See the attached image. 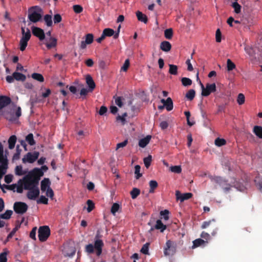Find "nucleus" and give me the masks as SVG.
Returning <instances> with one entry per match:
<instances>
[{
  "label": "nucleus",
  "instance_id": "nucleus-22",
  "mask_svg": "<svg viewBox=\"0 0 262 262\" xmlns=\"http://www.w3.org/2000/svg\"><path fill=\"white\" fill-rule=\"evenodd\" d=\"M155 228L160 230L161 232H163L166 229V226L164 225L160 220H158L156 222Z\"/></svg>",
  "mask_w": 262,
  "mask_h": 262
},
{
  "label": "nucleus",
  "instance_id": "nucleus-59",
  "mask_svg": "<svg viewBox=\"0 0 262 262\" xmlns=\"http://www.w3.org/2000/svg\"><path fill=\"white\" fill-rule=\"evenodd\" d=\"M8 254V252H4L0 254V262H7V255Z\"/></svg>",
  "mask_w": 262,
  "mask_h": 262
},
{
  "label": "nucleus",
  "instance_id": "nucleus-35",
  "mask_svg": "<svg viewBox=\"0 0 262 262\" xmlns=\"http://www.w3.org/2000/svg\"><path fill=\"white\" fill-rule=\"evenodd\" d=\"M195 92L194 90L191 89L189 90L187 93L186 94V98H187L189 100L191 101L195 97Z\"/></svg>",
  "mask_w": 262,
  "mask_h": 262
},
{
  "label": "nucleus",
  "instance_id": "nucleus-14",
  "mask_svg": "<svg viewBox=\"0 0 262 262\" xmlns=\"http://www.w3.org/2000/svg\"><path fill=\"white\" fill-rule=\"evenodd\" d=\"M86 82L89 86V91L92 92L96 87L95 83L92 78V77L88 75L86 77Z\"/></svg>",
  "mask_w": 262,
  "mask_h": 262
},
{
  "label": "nucleus",
  "instance_id": "nucleus-17",
  "mask_svg": "<svg viewBox=\"0 0 262 262\" xmlns=\"http://www.w3.org/2000/svg\"><path fill=\"white\" fill-rule=\"evenodd\" d=\"M151 136L147 135L146 137L140 139L139 141V146L142 148L145 147L149 142Z\"/></svg>",
  "mask_w": 262,
  "mask_h": 262
},
{
  "label": "nucleus",
  "instance_id": "nucleus-3",
  "mask_svg": "<svg viewBox=\"0 0 262 262\" xmlns=\"http://www.w3.org/2000/svg\"><path fill=\"white\" fill-rule=\"evenodd\" d=\"M42 9L39 6H35L30 7L28 9V19L34 23L39 21L42 17Z\"/></svg>",
  "mask_w": 262,
  "mask_h": 262
},
{
  "label": "nucleus",
  "instance_id": "nucleus-18",
  "mask_svg": "<svg viewBox=\"0 0 262 262\" xmlns=\"http://www.w3.org/2000/svg\"><path fill=\"white\" fill-rule=\"evenodd\" d=\"M50 42L46 43V46L48 49L56 47L57 44V40L55 37H51L49 39Z\"/></svg>",
  "mask_w": 262,
  "mask_h": 262
},
{
  "label": "nucleus",
  "instance_id": "nucleus-39",
  "mask_svg": "<svg viewBox=\"0 0 262 262\" xmlns=\"http://www.w3.org/2000/svg\"><path fill=\"white\" fill-rule=\"evenodd\" d=\"M32 78L39 82H43L44 78L43 76L39 73H34L32 74Z\"/></svg>",
  "mask_w": 262,
  "mask_h": 262
},
{
  "label": "nucleus",
  "instance_id": "nucleus-23",
  "mask_svg": "<svg viewBox=\"0 0 262 262\" xmlns=\"http://www.w3.org/2000/svg\"><path fill=\"white\" fill-rule=\"evenodd\" d=\"M17 138L15 135H12L8 139L9 148L12 149L14 148Z\"/></svg>",
  "mask_w": 262,
  "mask_h": 262
},
{
  "label": "nucleus",
  "instance_id": "nucleus-46",
  "mask_svg": "<svg viewBox=\"0 0 262 262\" xmlns=\"http://www.w3.org/2000/svg\"><path fill=\"white\" fill-rule=\"evenodd\" d=\"M152 161V156L151 155H148L147 157L144 158L143 159L144 163L145 166L148 168L150 165L151 162Z\"/></svg>",
  "mask_w": 262,
  "mask_h": 262
},
{
  "label": "nucleus",
  "instance_id": "nucleus-19",
  "mask_svg": "<svg viewBox=\"0 0 262 262\" xmlns=\"http://www.w3.org/2000/svg\"><path fill=\"white\" fill-rule=\"evenodd\" d=\"M21 30V33L23 35L21 38L29 41L31 36V32H30V30L28 28H27L26 29L27 31L25 32V28H24V27H22Z\"/></svg>",
  "mask_w": 262,
  "mask_h": 262
},
{
  "label": "nucleus",
  "instance_id": "nucleus-31",
  "mask_svg": "<svg viewBox=\"0 0 262 262\" xmlns=\"http://www.w3.org/2000/svg\"><path fill=\"white\" fill-rule=\"evenodd\" d=\"M205 243V241L201 238H198L193 241L192 248L194 249L198 247Z\"/></svg>",
  "mask_w": 262,
  "mask_h": 262
},
{
  "label": "nucleus",
  "instance_id": "nucleus-30",
  "mask_svg": "<svg viewBox=\"0 0 262 262\" xmlns=\"http://www.w3.org/2000/svg\"><path fill=\"white\" fill-rule=\"evenodd\" d=\"M169 73L173 75H177L178 74V66L174 64H169Z\"/></svg>",
  "mask_w": 262,
  "mask_h": 262
},
{
  "label": "nucleus",
  "instance_id": "nucleus-62",
  "mask_svg": "<svg viewBox=\"0 0 262 262\" xmlns=\"http://www.w3.org/2000/svg\"><path fill=\"white\" fill-rule=\"evenodd\" d=\"M53 20L54 24L59 23L62 20V17L59 14H56L54 16Z\"/></svg>",
  "mask_w": 262,
  "mask_h": 262
},
{
  "label": "nucleus",
  "instance_id": "nucleus-40",
  "mask_svg": "<svg viewBox=\"0 0 262 262\" xmlns=\"http://www.w3.org/2000/svg\"><path fill=\"white\" fill-rule=\"evenodd\" d=\"M150 244L149 243H146L142 246L141 249L140 250V252L146 255H149V246Z\"/></svg>",
  "mask_w": 262,
  "mask_h": 262
},
{
  "label": "nucleus",
  "instance_id": "nucleus-54",
  "mask_svg": "<svg viewBox=\"0 0 262 262\" xmlns=\"http://www.w3.org/2000/svg\"><path fill=\"white\" fill-rule=\"evenodd\" d=\"M141 167L140 165H137L135 167V173L136 175V179H139L140 177H142V173H140Z\"/></svg>",
  "mask_w": 262,
  "mask_h": 262
},
{
  "label": "nucleus",
  "instance_id": "nucleus-11",
  "mask_svg": "<svg viewBox=\"0 0 262 262\" xmlns=\"http://www.w3.org/2000/svg\"><path fill=\"white\" fill-rule=\"evenodd\" d=\"M32 32L33 35L38 37L40 40H43L45 38V34L44 31L38 27H32Z\"/></svg>",
  "mask_w": 262,
  "mask_h": 262
},
{
  "label": "nucleus",
  "instance_id": "nucleus-63",
  "mask_svg": "<svg viewBox=\"0 0 262 262\" xmlns=\"http://www.w3.org/2000/svg\"><path fill=\"white\" fill-rule=\"evenodd\" d=\"M223 186H221L222 188L224 189L225 192H227L230 190L231 185L227 183V181H226V183L223 184Z\"/></svg>",
  "mask_w": 262,
  "mask_h": 262
},
{
  "label": "nucleus",
  "instance_id": "nucleus-1",
  "mask_svg": "<svg viewBox=\"0 0 262 262\" xmlns=\"http://www.w3.org/2000/svg\"><path fill=\"white\" fill-rule=\"evenodd\" d=\"M43 172L38 168H34L30 171L19 182L24 183V189H29L31 188L38 187L40 178L43 176Z\"/></svg>",
  "mask_w": 262,
  "mask_h": 262
},
{
  "label": "nucleus",
  "instance_id": "nucleus-8",
  "mask_svg": "<svg viewBox=\"0 0 262 262\" xmlns=\"http://www.w3.org/2000/svg\"><path fill=\"white\" fill-rule=\"evenodd\" d=\"M28 208L27 204L21 202H16L13 205V209L17 214H23L27 211Z\"/></svg>",
  "mask_w": 262,
  "mask_h": 262
},
{
  "label": "nucleus",
  "instance_id": "nucleus-56",
  "mask_svg": "<svg viewBox=\"0 0 262 262\" xmlns=\"http://www.w3.org/2000/svg\"><path fill=\"white\" fill-rule=\"evenodd\" d=\"M245 96L244 94L240 93L238 95L237 102L239 105H242L245 102Z\"/></svg>",
  "mask_w": 262,
  "mask_h": 262
},
{
  "label": "nucleus",
  "instance_id": "nucleus-4",
  "mask_svg": "<svg viewBox=\"0 0 262 262\" xmlns=\"http://www.w3.org/2000/svg\"><path fill=\"white\" fill-rule=\"evenodd\" d=\"M177 245L176 242L167 240L164 247L163 252L165 256L173 255L177 251Z\"/></svg>",
  "mask_w": 262,
  "mask_h": 262
},
{
  "label": "nucleus",
  "instance_id": "nucleus-61",
  "mask_svg": "<svg viewBox=\"0 0 262 262\" xmlns=\"http://www.w3.org/2000/svg\"><path fill=\"white\" fill-rule=\"evenodd\" d=\"M73 10L76 13H80L82 12L83 8L79 5H75L73 6Z\"/></svg>",
  "mask_w": 262,
  "mask_h": 262
},
{
  "label": "nucleus",
  "instance_id": "nucleus-41",
  "mask_svg": "<svg viewBox=\"0 0 262 262\" xmlns=\"http://www.w3.org/2000/svg\"><path fill=\"white\" fill-rule=\"evenodd\" d=\"M232 7L234 8V11L236 14H239L241 11V6L236 2L232 3Z\"/></svg>",
  "mask_w": 262,
  "mask_h": 262
},
{
  "label": "nucleus",
  "instance_id": "nucleus-60",
  "mask_svg": "<svg viewBox=\"0 0 262 262\" xmlns=\"http://www.w3.org/2000/svg\"><path fill=\"white\" fill-rule=\"evenodd\" d=\"M215 39L217 42H220L222 39V33L219 29H217L215 33Z\"/></svg>",
  "mask_w": 262,
  "mask_h": 262
},
{
  "label": "nucleus",
  "instance_id": "nucleus-55",
  "mask_svg": "<svg viewBox=\"0 0 262 262\" xmlns=\"http://www.w3.org/2000/svg\"><path fill=\"white\" fill-rule=\"evenodd\" d=\"M37 204H48V199L44 195H41L39 199L37 201Z\"/></svg>",
  "mask_w": 262,
  "mask_h": 262
},
{
  "label": "nucleus",
  "instance_id": "nucleus-36",
  "mask_svg": "<svg viewBox=\"0 0 262 262\" xmlns=\"http://www.w3.org/2000/svg\"><path fill=\"white\" fill-rule=\"evenodd\" d=\"M173 36V30L172 28L167 29L164 31V36L167 39H171Z\"/></svg>",
  "mask_w": 262,
  "mask_h": 262
},
{
  "label": "nucleus",
  "instance_id": "nucleus-52",
  "mask_svg": "<svg viewBox=\"0 0 262 262\" xmlns=\"http://www.w3.org/2000/svg\"><path fill=\"white\" fill-rule=\"evenodd\" d=\"M88 205L87 211L88 212H91L95 207V204L91 200H88L86 202Z\"/></svg>",
  "mask_w": 262,
  "mask_h": 262
},
{
  "label": "nucleus",
  "instance_id": "nucleus-29",
  "mask_svg": "<svg viewBox=\"0 0 262 262\" xmlns=\"http://www.w3.org/2000/svg\"><path fill=\"white\" fill-rule=\"evenodd\" d=\"M165 102L166 103H165L164 106H165L166 110L168 111H171L173 107V102H172V99L170 97H168L167 98L166 102Z\"/></svg>",
  "mask_w": 262,
  "mask_h": 262
},
{
  "label": "nucleus",
  "instance_id": "nucleus-43",
  "mask_svg": "<svg viewBox=\"0 0 262 262\" xmlns=\"http://www.w3.org/2000/svg\"><path fill=\"white\" fill-rule=\"evenodd\" d=\"M102 33L103 34L105 37H110L114 34V31L112 29L106 28L103 30Z\"/></svg>",
  "mask_w": 262,
  "mask_h": 262
},
{
  "label": "nucleus",
  "instance_id": "nucleus-51",
  "mask_svg": "<svg viewBox=\"0 0 262 262\" xmlns=\"http://www.w3.org/2000/svg\"><path fill=\"white\" fill-rule=\"evenodd\" d=\"M24 183L23 182H19V180H18L17 184H16V191L17 193H21L23 192V189L24 188Z\"/></svg>",
  "mask_w": 262,
  "mask_h": 262
},
{
  "label": "nucleus",
  "instance_id": "nucleus-9",
  "mask_svg": "<svg viewBox=\"0 0 262 262\" xmlns=\"http://www.w3.org/2000/svg\"><path fill=\"white\" fill-rule=\"evenodd\" d=\"M28 190L27 193V197L31 200H35L38 198L40 194L38 186L27 189Z\"/></svg>",
  "mask_w": 262,
  "mask_h": 262
},
{
  "label": "nucleus",
  "instance_id": "nucleus-7",
  "mask_svg": "<svg viewBox=\"0 0 262 262\" xmlns=\"http://www.w3.org/2000/svg\"><path fill=\"white\" fill-rule=\"evenodd\" d=\"M39 156V153L38 151L29 152L25 155L22 159V161L24 163H26L27 162L33 163L38 159Z\"/></svg>",
  "mask_w": 262,
  "mask_h": 262
},
{
  "label": "nucleus",
  "instance_id": "nucleus-13",
  "mask_svg": "<svg viewBox=\"0 0 262 262\" xmlns=\"http://www.w3.org/2000/svg\"><path fill=\"white\" fill-rule=\"evenodd\" d=\"M176 198L178 200H180L181 202H183L185 200L189 199L192 196L191 193H185L182 194L179 191H177L176 192Z\"/></svg>",
  "mask_w": 262,
  "mask_h": 262
},
{
  "label": "nucleus",
  "instance_id": "nucleus-64",
  "mask_svg": "<svg viewBox=\"0 0 262 262\" xmlns=\"http://www.w3.org/2000/svg\"><path fill=\"white\" fill-rule=\"evenodd\" d=\"M46 191L47 196L53 199L54 194L53 190L51 188H49Z\"/></svg>",
  "mask_w": 262,
  "mask_h": 262
},
{
  "label": "nucleus",
  "instance_id": "nucleus-21",
  "mask_svg": "<svg viewBox=\"0 0 262 262\" xmlns=\"http://www.w3.org/2000/svg\"><path fill=\"white\" fill-rule=\"evenodd\" d=\"M210 179L212 182H215L218 184L220 186H223V183H226V180L223 179L221 177L214 176L210 177Z\"/></svg>",
  "mask_w": 262,
  "mask_h": 262
},
{
  "label": "nucleus",
  "instance_id": "nucleus-48",
  "mask_svg": "<svg viewBox=\"0 0 262 262\" xmlns=\"http://www.w3.org/2000/svg\"><path fill=\"white\" fill-rule=\"evenodd\" d=\"M94 36L92 34L89 33L85 35V40H84L85 43H87L88 45L91 44L93 42Z\"/></svg>",
  "mask_w": 262,
  "mask_h": 262
},
{
  "label": "nucleus",
  "instance_id": "nucleus-16",
  "mask_svg": "<svg viewBox=\"0 0 262 262\" xmlns=\"http://www.w3.org/2000/svg\"><path fill=\"white\" fill-rule=\"evenodd\" d=\"M160 49L163 51L167 52L171 50V45L169 41H163L160 44Z\"/></svg>",
  "mask_w": 262,
  "mask_h": 262
},
{
  "label": "nucleus",
  "instance_id": "nucleus-26",
  "mask_svg": "<svg viewBox=\"0 0 262 262\" xmlns=\"http://www.w3.org/2000/svg\"><path fill=\"white\" fill-rule=\"evenodd\" d=\"M149 185L150 187L149 192L152 193L155 192V189L158 187V184L156 181L151 180L149 182Z\"/></svg>",
  "mask_w": 262,
  "mask_h": 262
},
{
  "label": "nucleus",
  "instance_id": "nucleus-27",
  "mask_svg": "<svg viewBox=\"0 0 262 262\" xmlns=\"http://www.w3.org/2000/svg\"><path fill=\"white\" fill-rule=\"evenodd\" d=\"M44 21L45 22V24L48 27H51L53 25V21L52 17L51 15L46 14L43 17Z\"/></svg>",
  "mask_w": 262,
  "mask_h": 262
},
{
  "label": "nucleus",
  "instance_id": "nucleus-33",
  "mask_svg": "<svg viewBox=\"0 0 262 262\" xmlns=\"http://www.w3.org/2000/svg\"><path fill=\"white\" fill-rule=\"evenodd\" d=\"M26 141L28 143L29 145L31 146L35 144V142L33 138V135L32 133L29 134L26 137Z\"/></svg>",
  "mask_w": 262,
  "mask_h": 262
},
{
  "label": "nucleus",
  "instance_id": "nucleus-24",
  "mask_svg": "<svg viewBox=\"0 0 262 262\" xmlns=\"http://www.w3.org/2000/svg\"><path fill=\"white\" fill-rule=\"evenodd\" d=\"M253 132L257 137L262 139V127L261 126H254Z\"/></svg>",
  "mask_w": 262,
  "mask_h": 262
},
{
  "label": "nucleus",
  "instance_id": "nucleus-32",
  "mask_svg": "<svg viewBox=\"0 0 262 262\" xmlns=\"http://www.w3.org/2000/svg\"><path fill=\"white\" fill-rule=\"evenodd\" d=\"M28 41L22 38H20L19 41V50L21 51H24L25 50L27 45H28Z\"/></svg>",
  "mask_w": 262,
  "mask_h": 262
},
{
  "label": "nucleus",
  "instance_id": "nucleus-34",
  "mask_svg": "<svg viewBox=\"0 0 262 262\" xmlns=\"http://www.w3.org/2000/svg\"><path fill=\"white\" fill-rule=\"evenodd\" d=\"M127 116L126 113H124L122 116L118 115L116 117V121L117 122H120L121 125H124L126 123L125 117Z\"/></svg>",
  "mask_w": 262,
  "mask_h": 262
},
{
  "label": "nucleus",
  "instance_id": "nucleus-42",
  "mask_svg": "<svg viewBox=\"0 0 262 262\" xmlns=\"http://www.w3.org/2000/svg\"><path fill=\"white\" fill-rule=\"evenodd\" d=\"M181 82L182 83V85L184 86H188L189 85H191L192 84V80L187 77H183L181 79Z\"/></svg>",
  "mask_w": 262,
  "mask_h": 262
},
{
  "label": "nucleus",
  "instance_id": "nucleus-10",
  "mask_svg": "<svg viewBox=\"0 0 262 262\" xmlns=\"http://www.w3.org/2000/svg\"><path fill=\"white\" fill-rule=\"evenodd\" d=\"M12 102L11 98L7 96H0V114L2 113L3 109L9 105Z\"/></svg>",
  "mask_w": 262,
  "mask_h": 262
},
{
  "label": "nucleus",
  "instance_id": "nucleus-6",
  "mask_svg": "<svg viewBox=\"0 0 262 262\" xmlns=\"http://www.w3.org/2000/svg\"><path fill=\"white\" fill-rule=\"evenodd\" d=\"M38 238L40 242H45L50 235L51 231L49 226H40L38 229Z\"/></svg>",
  "mask_w": 262,
  "mask_h": 262
},
{
  "label": "nucleus",
  "instance_id": "nucleus-57",
  "mask_svg": "<svg viewBox=\"0 0 262 262\" xmlns=\"http://www.w3.org/2000/svg\"><path fill=\"white\" fill-rule=\"evenodd\" d=\"M160 214L161 216H163V218L165 220L167 221L169 219L168 215L169 214V211L168 210L165 209L163 211H161Z\"/></svg>",
  "mask_w": 262,
  "mask_h": 262
},
{
  "label": "nucleus",
  "instance_id": "nucleus-38",
  "mask_svg": "<svg viewBox=\"0 0 262 262\" xmlns=\"http://www.w3.org/2000/svg\"><path fill=\"white\" fill-rule=\"evenodd\" d=\"M140 190L139 189L137 188H134L130 191V194L133 199H135L140 194Z\"/></svg>",
  "mask_w": 262,
  "mask_h": 262
},
{
  "label": "nucleus",
  "instance_id": "nucleus-25",
  "mask_svg": "<svg viewBox=\"0 0 262 262\" xmlns=\"http://www.w3.org/2000/svg\"><path fill=\"white\" fill-rule=\"evenodd\" d=\"M13 76L14 79L17 81H24L26 79V77L25 75L16 72L13 73Z\"/></svg>",
  "mask_w": 262,
  "mask_h": 262
},
{
  "label": "nucleus",
  "instance_id": "nucleus-15",
  "mask_svg": "<svg viewBox=\"0 0 262 262\" xmlns=\"http://www.w3.org/2000/svg\"><path fill=\"white\" fill-rule=\"evenodd\" d=\"M50 181L48 178H45L41 182V190L42 191H45L49 188H50Z\"/></svg>",
  "mask_w": 262,
  "mask_h": 262
},
{
  "label": "nucleus",
  "instance_id": "nucleus-49",
  "mask_svg": "<svg viewBox=\"0 0 262 262\" xmlns=\"http://www.w3.org/2000/svg\"><path fill=\"white\" fill-rule=\"evenodd\" d=\"M170 170L176 173H180L182 171V168L181 166H172L170 167Z\"/></svg>",
  "mask_w": 262,
  "mask_h": 262
},
{
  "label": "nucleus",
  "instance_id": "nucleus-37",
  "mask_svg": "<svg viewBox=\"0 0 262 262\" xmlns=\"http://www.w3.org/2000/svg\"><path fill=\"white\" fill-rule=\"evenodd\" d=\"M13 211L10 210H7L4 213L0 214V219L8 220L11 217Z\"/></svg>",
  "mask_w": 262,
  "mask_h": 262
},
{
  "label": "nucleus",
  "instance_id": "nucleus-28",
  "mask_svg": "<svg viewBox=\"0 0 262 262\" xmlns=\"http://www.w3.org/2000/svg\"><path fill=\"white\" fill-rule=\"evenodd\" d=\"M254 182L256 186L258 187L260 191L262 192V177L260 176L256 177Z\"/></svg>",
  "mask_w": 262,
  "mask_h": 262
},
{
  "label": "nucleus",
  "instance_id": "nucleus-53",
  "mask_svg": "<svg viewBox=\"0 0 262 262\" xmlns=\"http://www.w3.org/2000/svg\"><path fill=\"white\" fill-rule=\"evenodd\" d=\"M119 208L120 205L119 204L116 203H114L111 207V213L115 215L116 213L119 210Z\"/></svg>",
  "mask_w": 262,
  "mask_h": 262
},
{
  "label": "nucleus",
  "instance_id": "nucleus-47",
  "mask_svg": "<svg viewBox=\"0 0 262 262\" xmlns=\"http://www.w3.org/2000/svg\"><path fill=\"white\" fill-rule=\"evenodd\" d=\"M21 151V149L19 148V146L17 145L16 146V152L14 154L13 156V160H17L19 159Z\"/></svg>",
  "mask_w": 262,
  "mask_h": 262
},
{
  "label": "nucleus",
  "instance_id": "nucleus-44",
  "mask_svg": "<svg viewBox=\"0 0 262 262\" xmlns=\"http://www.w3.org/2000/svg\"><path fill=\"white\" fill-rule=\"evenodd\" d=\"M15 172L17 176H22L26 173V171L23 170V167L21 165L16 166Z\"/></svg>",
  "mask_w": 262,
  "mask_h": 262
},
{
  "label": "nucleus",
  "instance_id": "nucleus-12",
  "mask_svg": "<svg viewBox=\"0 0 262 262\" xmlns=\"http://www.w3.org/2000/svg\"><path fill=\"white\" fill-rule=\"evenodd\" d=\"M216 91V85L214 83L212 84L207 83L206 88L202 91V95L203 96H208L211 93Z\"/></svg>",
  "mask_w": 262,
  "mask_h": 262
},
{
  "label": "nucleus",
  "instance_id": "nucleus-58",
  "mask_svg": "<svg viewBox=\"0 0 262 262\" xmlns=\"http://www.w3.org/2000/svg\"><path fill=\"white\" fill-rule=\"evenodd\" d=\"M129 65H130L129 60L128 59H126L125 60V62L123 63V65L122 66V67L121 68V70L123 71L126 72L128 70V69L129 67Z\"/></svg>",
  "mask_w": 262,
  "mask_h": 262
},
{
  "label": "nucleus",
  "instance_id": "nucleus-20",
  "mask_svg": "<svg viewBox=\"0 0 262 262\" xmlns=\"http://www.w3.org/2000/svg\"><path fill=\"white\" fill-rule=\"evenodd\" d=\"M136 16L138 20L143 22L144 24H146L148 21L147 17L141 12L138 11L136 12Z\"/></svg>",
  "mask_w": 262,
  "mask_h": 262
},
{
  "label": "nucleus",
  "instance_id": "nucleus-5",
  "mask_svg": "<svg viewBox=\"0 0 262 262\" xmlns=\"http://www.w3.org/2000/svg\"><path fill=\"white\" fill-rule=\"evenodd\" d=\"M1 115L4 116L7 120L10 121H14L21 115V108L19 106L17 107L15 113L11 110L10 112L6 111L2 112Z\"/></svg>",
  "mask_w": 262,
  "mask_h": 262
},
{
  "label": "nucleus",
  "instance_id": "nucleus-50",
  "mask_svg": "<svg viewBox=\"0 0 262 262\" xmlns=\"http://www.w3.org/2000/svg\"><path fill=\"white\" fill-rule=\"evenodd\" d=\"M227 70L230 71L235 68V64L230 59L227 60Z\"/></svg>",
  "mask_w": 262,
  "mask_h": 262
},
{
  "label": "nucleus",
  "instance_id": "nucleus-2",
  "mask_svg": "<svg viewBox=\"0 0 262 262\" xmlns=\"http://www.w3.org/2000/svg\"><path fill=\"white\" fill-rule=\"evenodd\" d=\"M101 235L97 233L94 237V244H89L85 247V252L89 254L95 253L97 256H100L102 252L104 246L103 241L100 238Z\"/></svg>",
  "mask_w": 262,
  "mask_h": 262
},
{
  "label": "nucleus",
  "instance_id": "nucleus-45",
  "mask_svg": "<svg viewBox=\"0 0 262 262\" xmlns=\"http://www.w3.org/2000/svg\"><path fill=\"white\" fill-rule=\"evenodd\" d=\"M226 141L224 139L217 138L215 140V144L218 147H221L223 145H224L226 144Z\"/></svg>",
  "mask_w": 262,
  "mask_h": 262
}]
</instances>
